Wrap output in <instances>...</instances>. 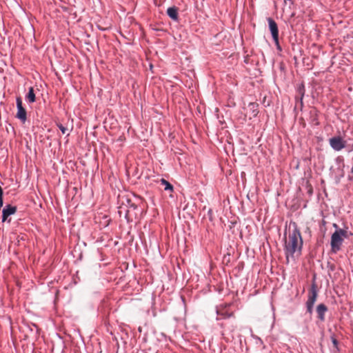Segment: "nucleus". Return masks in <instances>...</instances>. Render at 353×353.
Listing matches in <instances>:
<instances>
[{"label": "nucleus", "mask_w": 353, "mask_h": 353, "mask_svg": "<svg viewBox=\"0 0 353 353\" xmlns=\"http://www.w3.org/2000/svg\"><path fill=\"white\" fill-rule=\"evenodd\" d=\"M16 104L17 108L16 118L19 119L22 123H25L27 120V112L23 106L22 99L21 97H17L16 98Z\"/></svg>", "instance_id": "1"}, {"label": "nucleus", "mask_w": 353, "mask_h": 353, "mask_svg": "<svg viewBox=\"0 0 353 353\" xmlns=\"http://www.w3.org/2000/svg\"><path fill=\"white\" fill-rule=\"evenodd\" d=\"M17 210V206L10 204L6 205L2 210V222L8 221L10 223L11 219H9V216L15 214Z\"/></svg>", "instance_id": "2"}, {"label": "nucleus", "mask_w": 353, "mask_h": 353, "mask_svg": "<svg viewBox=\"0 0 353 353\" xmlns=\"http://www.w3.org/2000/svg\"><path fill=\"white\" fill-rule=\"evenodd\" d=\"M26 100L30 103H32L36 101V96L34 93V90L33 87H30L28 89V92L26 95Z\"/></svg>", "instance_id": "3"}, {"label": "nucleus", "mask_w": 353, "mask_h": 353, "mask_svg": "<svg viewBox=\"0 0 353 353\" xmlns=\"http://www.w3.org/2000/svg\"><path fill=\"white\" fill-rule=\"evenodd\" d=\"M103 218L104 221L103 222L100 221V225H103L104 228H106L110 223V219H108V216L106 215H104Z\"/></svg>", "instance_id": "4"}, {"label": "nucleus", "mask_w": 353, "mask_h": 353, "mask_svg": "<svg viewBox=\"0 0 353 353\" xmlns=\"http://www.w3.org/2000/svg\"><path fill=\"white\" fill-rule=\"evenodd\" d=\"M56 125L59 128V129L61 131L63 134H65L68 131V128H65L63 124L61 123H56Z\"/></svg>", "instance_id": "5"}, {"label": "nucleus", "mask_w": 353, "mask_h": 353, "mask_svg": "<svg viewBox=\"0 0 353 353\" xmlns=\"http://www.w3.org/2000/svg\"><path fill=\"white\" fill-rule=\"evenodd\" d=\"M3 190L2 188L0 186V210L3 207Z\"/></svg>", "instance_id": "6"}, {"label": "nucleus", "mask_w": 353, "mask_h": 353, "mask_svg": "<svg viewBox=\"0 0 353 353\" xmlns=\"http://www.w3.org/2000/svg\"><path fill=\"white\" fill-rule=\"evenodd\" d=\"M101 150H102V151H103V154H105V150H106V151L108 152H109V148H108V146H106V145H105V143H101Z\"/></svg>", "instance_id": "7"}, {"label": "nucleus", "mask_w": 353, "mask_h": 353, "mask_svg": "<svg viewBox=\"0 0 353 353\" xmlns=\"http://www.w3.org/2000/svg\"><path fill=\"white\" fill-rule=\"evenodd\" d=\"M101 241H105V239L103 237H101Z\"/></svg>", "instance_id": "8"}, {"label": "nucleus", "mask_w": 353, "mask_h": 353, "mask_svg": "<svg viewBox=\"0 0 353 353\" xmlns=\"http://www.w3.org/2000/svg\"><path fill=\"white\" fill-rule=\"evenodd\" d=\"M21 240H23V241H25V239H23V236H22V237L21 238Z\"/></svg>", "instance_id": "9"}, {"label": "nucleus", "mask_w": 353, "mask_h": 353, "mask_svg": "<svg viewBox=\"0 0 353 353\" xmlns=\"http://www.w3.org/2000/svg\"><path fill=\"white\" fill-rule=\"evenodd\" d=\"M107 29H108V28H103L102 30H107Z\"/></svg>", "instance_id": "10"}]
</instances>
